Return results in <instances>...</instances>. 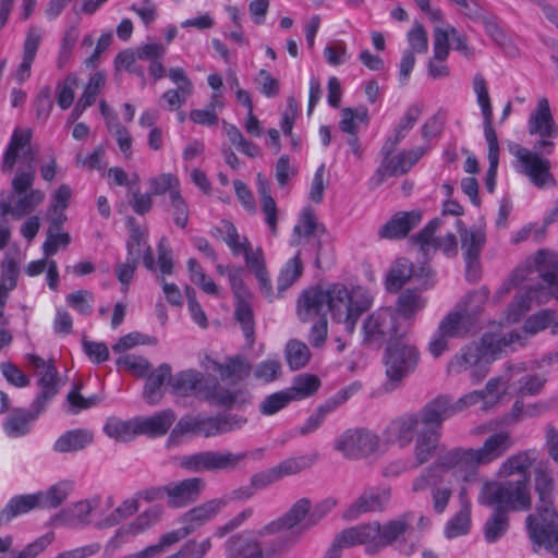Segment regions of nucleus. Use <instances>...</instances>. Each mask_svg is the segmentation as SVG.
<instances>
[{
  "instance_id": "39",
  "label": "nucleus",
  "mask_w": 558,
  "mask_h": 558,
  "mask_svg": "<svg viewBox=\"0 0 558 558\" xmlns=\"http://www.w3.org/2000/svg\"><path fill=\"white\" fill-rule=\"evenodd\" d=\"M169 385L174 393L190 396L196 392H204V376L195 369H186L170 376Z\"/></svg>"
},
{
  "instance_id": "49",
  "label": "nucleus",
  "mask_w": 558,
  "mask_h": 558,
  "mask_svg": "<svg viewBox=\"0 0 558 558\" xmlns=\"http://www.w3.org/2000/svg\"><path fill=\"white\" fill-rule=\"evenodd\" d=\"M426 305V300L417 290L407 289L400 293L397 300V316L412 318Z\"/></svg>"
},
{
  "instance_id": "2",
  "label": "nucleus",
  "mask_w": 558,
  "mask_h": 558,
  "mask_svg": "<svg viewBox=\"0 0 558 558\" xmlns=\"http://www.w3.org/2000/svg\"><path fill=\"white\" fill-rule=\"evenodd\" d=\"M527 132L539 138L535 141L532 149L515 143L509 146L510 154L515 158L514 167L537 189L555 186L556 179L550 172L551 162L547 156L556 149L558 125L553 118L547 98H541L536 109L530 114Z\"/></svg>"
},
{
  "instance_id": "21",
  "label": "nucleus",
  "mask_w": 558,
  "mask_h": 558,
  "mask_svg": "<svg viewBox=\"0 0 558 558\" xmlns=\"http://www.w3.org/2000/svg\"><path fill=\"white\" fill-rule=\"evenodd\" d=\"M513 445L514 440L508 430L490 434L480 448L472 449L476 470L502 458Z\"/></svg>"
},
{
  "instance_id": "46",
  "label": "nucleus",
  "mask_w": 558,
  "mask_h": 558,
  "mask_svg": "<svg viewBox=\"0 0 558 558\" xmlns=\"http://www.w3.org/2000/svg\"><path fill=\"white\" fill-rule=\"evenodd\" d=\"M558 319L557 314L553 310H542L533 315H531L523 325L522 335H536L539 331H543L547 328L550 329L553 335H558L555 332L557 330Z\"/></svg>"
},
{
  "instance_id": "7",
  "label": "nucleus",
  "mask_w": 558,
  "mask_h": 558,
  "mask_svg": "<svg viewBox=\"0 0 558 558\" xmlns=\"http://www.w3.org/2000/svg\"><path fill=\"white\" fill-rule=\"evenodd\" d=\"M247 420L238 414L216 415V416H183L179 420L172 429L169 441L184 434L193 436H203L206 438L230 433L242 428Z\"/></svg>"
},
{
  "instance_id": "24",
  "label": "nucleus",
  "mask_w": 558,
  "mask_h": 558,
  "mask_svg": "<svg viewBox=\"0 0 558 558\" xmlns=\"http://www.w3.org/2000/svg\"><path fill=\"white\" fill-rule=\"evenodd\" d=\"M205 488V481L199 477H191L179 482L169 483L163 487L169 506L182 508L195 502Z\"/></svg>"
},
{
  "instance_id": "55",
  "label": "nucleus",
  "mask_w": 558,
  "mask_h": 558,
  "mask_svg": "<svg viewBox=\"0 0 558 558\" xmlns=\"http://www.w3.org/2000/svg\"><path fill=\"white\" fill-rule=\"evenodd\" d=\"M555 484L550 470L546 462H538L534 465V489L539 501L553 499Z\"/></svg>"
},
{
  "instance_id": "58",
  "label": "nucleus",
  "mask_w": 558,
  "mask_h": 558,
  "mask_svg": "<svg viewBox=\"0 0 558 558\" xmlns=\"http://www.w3.org/2000/svg\"><path fill=\"white\" fill-rule=\"evenodd\" d=\"M470 506L469 504H463L461 510L457 512L446 524L445 527V536L447 538H456L461 535H465L471 527V519H470Z\"/></svg>"
},
{
  "instance_id": "12",
  "label": "nucleus",
  "mask_w": 558,
  "mask_h": 558,
  "mask_svg": "<svg viewBox=\"0 0 558 558\" xmlns=\"http://www.w3.org/2000/svg\"><path fill=\"white\" fill-rule=\"evenodd\" d=\"M325 226L317 220L312 208L305 207L300 215L298 223L293 227L289 243L295 247L311 245L314 248L315 266L320 268L322 259L325 256Z\"/></svg>"
},
{
  "instance_id": "23",
  "label": "nucleus",
  "mask_w": 558,
  "mask_h": 558,
  "mask_svg": "<svg viewBox=\"0 0 558 558\" xmlns=\"http://www.w3.org/2000/svg\"><path fill=\"white\" fill-rule=\"evenodd\" d=\"M423 429L441 433L442 423L456 414L451 399L448 396H438L428 401L417 413Z\"/></svg>"
},
{
  "instance_id": "38",
  "label": "nucleus",
  "mask_w": 558,
  "mask_h": 558,
  "mask_svg": "<svg viewBox=\"0 0 558 558\" xmlns=\"http://www.w3.org/2000/svg\"><path fill=\"white\" fill-rule=\"evenodd\" d=\"M492 508L493 511L483 525L484 539L488 544L498 542L510 529V512L501 508Z\"/></svg>"
},
{
  "instance_id": "10",
  "label": "nucleus",
  "mask_w": 558,
  "mask_h": 558,
  "mask_svg": "<svg viewBox=\"0 0 558 558\" xmlns=\"http://www.w3.org/2000/svg\"><path fill=\"white\" fill-rule=\"evenodd\" d=\"M541 280L547 296L551 295L558 301V255L547 250H539L534 257V266L526 265L519 268L512 280Z\"/></svg>"
},
{
  "instance_id": "14",
  "label": "nucleus",
  "mask_w": 558,
  "mask_h": 558,
  "mask_svg": "<svg viewBox=\"0 0 558 558\" xmlns=\"http://www.w3.org/2000/svg\"><path fill=\"white\" fill-rule=\"evenodd\" d=\"M378 447V436L365 428L347 429L333 444V449L350 460L366 458L374 453Z\"/></svg>"
},
{
  "instance_id": "62",
  "label": "nucleus",
  "mask_w": 558,
  "mask_h": 558,
  "mask_svg": "<svg viewBox=\"0 0 558 558\" xmlns=\"http://www.w3.org/2000/svg\"><path fill=\"white\" fill-rule=\"evenodd\" d=\"M151 195H163L172 191H180L179 179L171 173H161L148 180Z\"/></svg>"
},
{
  "instance_id": "32",
  "label": "nucleus",
  "mask_w": 558,
  "mask_h": 558,
  "mask_svg": "<svg viewBox=\"0 0 558 558\" xmlns=\"http://www.w3.org/2000/svg\"><path fill=\"white\" fill-rule=\"evenodd\" d=\"M204 398L218 407L227 409L242 407L250 401V395L246 391L241 389L232 391L218 383L213 387L204 388Z\"/></svg>"
},
{
  "instance_id": "28",
  "label": "nucleus",
  "mask_w": 558,
  "mask_h": 558,
  "mask_svg": "<svg viewBox=\"0 0 558 558\" xmlns=\"http://www.w3.org/2000/svg\"><path fill=\"white\" fill-rule=\"evenodd\" d=\"M142 245H145V236L137 230H134L126 243L128 256L125 263L118 264L117 278L120 283L128 289L133 279L134 271L142 256Z\"/></svg>"
},
{
  "instance_id": "53",
  "label": "nucleus",
  "mask_w": 558,
  "mask_h": 558,
  "mask_svg": "<svg viewBox=\"0 0 558 558\" xmlns=\"http://www.w3.org/2000/svg\"><path fill=\"white\" fill-rule=\"evenodd\" d=\"M16 195L19 198L13 205V217L17 219L33 213L45 199V193L33 186Z\"/></svg>"
},
{
  "instance_id": "17",
  "label": "nucleus",
  "mask_w": 558,
  "mask_h": 558,
  "mask_svg": "<svg viewBox=\"0 0 558 558\" xmlns=\"http://www.w3.org/2000/svg\"><path fill=\"white\" fill-rule=\"evenodd\" d=\"M391 499V489L388 486L368 487L343 512V519L356 520L367 512H381L386 510Z\"/></svg>"
},
{
  "instance_id": "40",
  "label": "nucleus",
  "mask_w": 558,
  "mask_h": 558,
  "mask_svg": "<svg viewBox=\"0 0 558 558\" xmlns=\"http://www.w3.org/2000/svg\"><path fill=\"white\" fill-rule=\"evenodd\" d=\"M93 441V434L87 429H71L62 434L53 444L52 449L58 453L76 452L86 448Z\"/></svg>"
},
{
  "instance_id": "51",
  "label": "nucleus",
  "mask_w": 558,
  "mask_h": 558,
  "mask_svg": "<svg viewBox=\"0 0 558 558\" xmlns=\"http://www.w3.org/2000/svg\"><path fill=\"white\" fill-rule=\"evenodd\" d=\"M74 484L71 481H61L54 485H52L46 492L37 493L39 496V505L40 508H57L59 507L66 498L70 493L73 490Z\"/></svg>"
},
{
  "instance_id": "6",
  "label": "nucleus",
  "mask_w": 558,
  "mask_h": 558,
  "mask_svg": "<svg viewBox=\"0 0 558 558\" xmlns=\"http://www.w3.org/2000/svg\"><path fill=\"white\" fill-rule=\"evenodd\" d=\"M420 362L417 348L403 340H396L386 349L384 363L386 367V381L381 388L385 392H391L399 388L405 377L412 374Z\"/></svg>"
},
{
  "instance_id": "41",
  "label": "nucleus",
  "mask_w": 558,
  "mask_h": 558,
  "mask_svg": "<svg viewBox=\"0 0 558 558\" xmlns=\"http://www.w3.org/2000/svg\"><path fill=\"white\" fill-rule=\"evenodd\" d=\"M423 111L422 105L413 104L411 105L403 117L400 119L398 125L395 129L393 136H390L384 143V149L386 151L390 149H396L399 143L407 136V134L412 130L414 124L420 119Z\"/></svg>"
},
{
  "instance_id": "37",
  "label": "nucleus",
  "mask_w": 558,
  "mask_h": 558,
  "mask_svg": "<svg viewBox=\"0 0 558 558\" xmlns=\"http://www.w3.org/2000/svg\"><path fill=\"white\" fill-rule=\"evenodd\" d=\"M463 257L480 256L486 242L485 230L481 227L466 229L461 220L457 221Z\"/></svg>"
},
{
  "instance_id": "27",
  "label": "nucleus",
  "mask_w": 558,
  "mask_h": 558,
  "mask_svg": "<svg viewBox=\"0 0 558 558\" xmlns=\"http://www.w3.org/2000/svg\"><path fill=\"white\" fill-rule=\"evenodd\" d=\"M45 410H38L35 402H32L28 410L22 408L13 409L3 421V430L11 438H19L27 435L32 424Z\"/></svg>"
},
{
  "instance_id": "33",
  "label": "nucleus",
  "mask_w": 558,
  "mask_h": 558,
  "mask_svg": "<svg viewBox=\"0 0 558 558\" xmlns=\"http://www.w3.org/2000/svg\"><path fill=\"white\" fill-rule=\"evenodd\" d=\"M228 558H262L263 551L259 543L251 533H241L226 542Z\"/></svg>"
},
{
  "instance_id": "56",
  "label": "nucleus",
  "mask_w": 558,
  "mask_h": 558,
  "mask_svg": "<svg viewBox=\"0 0 558 558\" xmlns=\"http://www.w3.org/2000/svg\"><path fill=\"white\" fill-rule=\"evenodd\" d=\"M100 506V497L94 496L90 499L77 501L70 506L64 514L69 515L72 525H87L90 523L89 515Z\"/></svg>"
},
{
  "instance_id": "29",
  "label": "nucleus",
  "mask_w": 558,
  "mask_h": 558,
  "mask_svg": "<svg viewBox=\"0 0 558 558\" xmlns=\"http://www.w3.org/2000/svg\"><path fill=\"white\" fill-rule=\"evenodd\" d=\"M433 465H437V471L440 469L448 471L457 469L464 472V480L468 481L470 475L476 472V465L472 454V448H453L438 457Z\"/></svg>"
},
{
  "instance_id": "18",
  "label": "nucleus",
  "mask_w": 558,
  "mask_h": 558,
  "mask_svg": "<svg viewBox=\"0 0 558 558\" xmlns=\"http://www.w3.org/2000/svg\"><path fill=\"white\" fill-rule=\"evenodd\" d=\"M162 515L160 506H153L140 513L131 523L119 527L114 535L109 539L106 550L116 551L131 536L138 535L155 524H157Z\"/></svg>"
},
{
  "instance_id": "1",
  "label": "nucleus",
  "mask_w": 558,
  "mask_h": 558,
  "mask_svg": "<svg viewBox=\"0 0 558 558\" xmlns=\"http://www.w3.org/2000/svg\"><path fill=\"white\" fill-rule=\"evenodd\" d=\"M371 306L372 298L362 287L331 283L303 290L298 299L296 314L301 322L306 323L330 313L332 319L343 324L344 330L352 335L361 315Z\"/></svg>"
},
{
  "instance_id": "60",
  "label": "nucleus",
  "mask_w": 558,
  "mask_h": 558,
  "mask_svg": "<svg viewBox=\"0 0 558 558\" xmlns=\"http://www.w3.org/2000/svg\"><path fill=\"white\" fill-rule=\"evenodd\" d=\"M140 505L137 498L125 499L118 508H116L102 522L99 527H110L118 525L120 522L130 518L138 511Z\"/></svg>"
},
{
  "instance_id": "22",
  "label": "nucleus",
  "mask_w": 558,
  "mask_h": 558,
  "mask_svg": "<svg viewBox=\"0 0 558 558\" xmlns=\"http://www.w3.org/2000/svg\"><path fill=\"white\" fill-rule=\"evenodd\" d=\"M227 506L228 500L226 498L206 500L183 513L179 522L192 534L214 520Z\"/></svg>"
},
{
  "instance_id": "3",
  "label": "nucleus",
  "mask_w": 558,
  "mask_h": 558,
  "mask_svg": "<svg viewBox=\"0 0 558 558\" xmlns=\"http://www.w3.org/2000/svg\"><path fill=\"white\" fill-rule=\"evenodd\" d=\"M537 459L534 449L509 456L499 465L496 476L482 486L478 501L483 506L505 509L508 512L529 511L532 508L530 470Z\"/></svg>"
},
{
  "instance_id": "15",
  "label": "nucleus",
  "mask_w": 558,
  "mask_h": 558,
  "mask_svg": "<svg viewBox=\"0 0 558 558\" xmlns=\"http://www.w3.org/2000/svg\"><path fill=\"white\" fill-rule=\"evenodd\" d=\"M362 329L367 344L380 345L387 340H398L397 314L390 307L379 308L366 317Z\"/></svg>"
},
{
  "instance_id": "13",
  "label": "nucleus",
  "mask_w": 558,
  "mask_h": 558,
  "mask_svg": "<svg viewBox=\"0 0 558 558\" xmlns=\"http://www.w3.org/2000/svg\"><path fill=\"white\" fill-rule=\"evenodd\" d=\"M489 291L482 287L468 295V304L463 311L447 314L439 323L437 329L450 339L463 338L470 331V315L481 311L488 300Z\"/></svg>"
},
{
  "instance_id": "30",
  "label": "nucleus",
  "mask_w": 558,
  "mask_h": 558,
  "mask_svg": "<svg viewBox=\"0 0 558 558\" xmlns=\"http://www.w3.org/2000/svg\"><path fill=\"white\" fill-rule=\"evenodd\" d=\"M41 41V31L37 26H29L23 44V58L17 66L14 77L17 83H24L31 76L32 64L36 58Z\"/></svg>"
},
{
  "instance_id": "50",
  "label": "nucleus",
  "mask_w": 558,
  "mask_h": 558,
  "mask_svg": "<svg viewBox=\"0 0 558 558\" xmlns=\"http://www.w3.org/2000/svg\"><path fill=\"white\" fill-rule=\"evenodd\" d=\"M414 275L412 263L407 258H398L391 266L386 279L387 289L399 291Z\"/></svg>"
},
{
  "instance_id": "26",
  "label": "nucleus",
  "mask_w": 558,
  "mask_h": 558,
  "mask_svg": "<svg viewBox=\"0 0 558 558\" xmlns=\"http://www.w3.org/2000/svg\"><path fill=\"white\" fill-rule=\"evenodd\" d=\"M311 508V500L308 498H301L291 506L287 513L264 526L258 534L267 535L278 533L283 530H292L302 523L306 517H310Z\"/></svg>"
},
{
  "instance_id": "9",
  "label": "nucleus",
  "mask_w": 558,
  "mask_h": 558,
  "mask_svg": "<svg viewBox=\"0 0 558 558\" xmlns=\"http://www.w3.org/2000/svg\"><path fill=\"white\" fill-rule=\"evenodd\" d=\"M522 266L521 268H523ZM518 267L510 276L509 281L505 282L496 292L494 300L499 302L509 294L512 287H520L524 292L519 294L515 300L508 306L506 319L508 323H517L531 308L532 301L545 303L548 300L547 292L541 280L526 279L524 282L513 281V275Z\"/></svg>"
},
{
  "instance_id": "48",
  "label": "nucleus",
  "mask_w": 558,
  "mask_h": 558,
  "mask_svg": "<svg viewBox=\"0 0 558 558\" xmlns=\"http://www.w3.org/2000/svg\"><path fill=\"white\" fill-rule=\"evenodd\" d=\"M304 266L301 259V251H298L293 257L288 259L279 271L277 278V289L279 293L284 292L294 284L303 275Z\"/></svg>"
},
{
  "instance_id": "42",
  "label": "nucleus",
  "mask_w": 558,
  "mask_h": 558,
  "mask_svg": "<svg viewBox=\"0 0 558 558\" xmlns=\"http://www.w3.org/2000/svg\"><path fill=\"white\" fill-rule=\"evenodd\" d=\"M170 375L171 367L168 364H161L148 375L143 390V398L148 404L155 405L161 400L163 384L166 379L170 378Z\"/></svg>"
},
{
  "instance_id": "47",
  "label": "nucleus",
  "mask_w": 558,
  "mask_h": 558,
  "mask_svg": "<svg viewBox=\"0 0 558 558\" xmlns=\"http://www.w3.org/2000/svg\"><path fill=\"white\" fill-rule=\"evenodd\" d=\"M234 318L241 325L248 345L252 347L255 341V320L252 308V299L235 301Z\"/></svg>"
},
{
  "instance_id": "45",
  "label": "nucleus",
  "mask_w": 558,
  "mask_h": 558,
  "mask_svg": "<svg viewBox=\"0 0 558 558\" xmlns=\"http://www.w3.org/2000/svg\"><path fill=\"white\" fill-rule=\"evenodd\" d=\"M104 432L108 437L114 438L118 441H130L140 435L137 417L129 421L109 417L104 426Z\"/></svg>"
},
{
  "instance_id": "8",
  "label": "nucleus",
  "mask_w": 558,
  "mask_h": 558,
  "mask_svg": "<svg viewBox=\"0 0 558 558\" xmlns=\"http://www.w3.org/2000/svg\"><path fill=\"white\" fill-rule=\"evenodd\" d=\"M525 523L533 544L558 556V513L554 508L553 499L538 500L536 513L529 514Z\"/></svg>"
},
{
  "instance_id": "35",
  "label": "nucleus",
  "mask_w": 558,
  "mask_h": 558,
  "mask_svg": "<svg viewBox=\"0 0 558 558\" xmlns=\"http://www.w3.org/2000/svg\"><path fill=\"white\" fill-rule=\"evenodd\" d=\"M440 436L441 433H438L437 430L434 432L422 428L417 432L413 451L414 468H418L432 459L438 448Z\"/></svg>"
},
{
  "instance_id": "20",
  "label": "nucleus",
  "mask_w": 558,
  "mask_h": 558,
  "mask_svg": "<svg viewBox=\"0 0 558 558\" xmlns=\"http://www.w3.org/2000/svg\"><path fill=\"white\" fill-rule=\"evenodd\" d=\"M526 337L520 331H510L507 333H484L481 339V354L488 363V360H495L501 353L513 352L518 348L524 347Z\"/></svg>"
},
{
  "instance_id": "54",
  "label": "nucleus",
  "mask_w": 558,
  "mask_h": 558,
  "mask_svg": "<svg viewBox=\"0 0 558 558\" xmlns=\"http://www.w3.org/2000/svg\"><path fill=\"white\" fill-rule=\"evenodd\" d=\"M317 453L302 454L299 457L288 458L277 464L275 468L279 480L286 476L298 474L306 469H310L317 461Z\"/></svg>"
},
{
  "instance_id": "16",
  "label": "nucleus",
  "mask_w": 558,
  "mask_h": 558,
  "mask_svg": "<svg viewBox=\"0 0 558 558\" xmlns=\"http://www.w3.org/2000/svg\"><path fill=\"white\" fill-rule=\"evenodd\" d=\"M466 371L470 372L473 384H478L488 374L487 362L484 361L481 349L476 343L464 345L448 362L447 372L449 375H459Z\"/></svg>"
},
{
  "instance_id": "5",
  "label": "nucleus",
  "mask_w": 558,
  "mask_h": 558,
  "mask_svg": "<svg viewBox=\"0 0 558 558\" xmlns=\"http://www.w3.org/2000/svg\"><path fill=\"white\" fill-rule=\"evenodd\" d=\"M411 521L412 514L404 513L384 525L376 521L360 524L343 530L341 539L349 544L364 545L367 554H375L399 541L410 529Z\"/></svg>"
},
{
  "instance_id": "61",
  "label": "nucleus",
  "mask_w": 558,
  "mask_h": 558,
  "mask_svg": "<svg viewBox=\"0 0 558 558\" xmlns=\"http://www.w3.org/2000/svg\"><path fill=\"white\" fill-rule=\"evenodd\" d=\"M187 269L190 271L191 281L197 284L205 293L210 295H219V289L216 283L208 279L205 272L203 271L202 266L195 258H190L187 260Z\"/></svg>"
},
{
  "instance_id": "44",
  "label": "nucleus",
  "mask_w": 558,
  "mask_h": 558,
  "mask_svg": "<svg viewBox=\"0 0 558 558\" xmlns=\"http://www.w3.org/2000/svg\"><path fill=\"white\" fill-rule=\"evenodd\" d=\"M39 498L36 494L13 497L1 510L0 521L9 522L17 515L27 513L35 508H40Z\"/></svg>"
},
{
  "instance_id": "36",
  "label": "nucleus",
  "mask_w": 558,
  "mask_h": 558,
  "mask_svg": "<svg viewBox=\"0 0 558 558\" xmlns=\"http://www.w3.org/2000/svg\"><path fill=\"white\" fill-rule=\"evenodd\" d=\"M420 417L415 413L402 415L390 423L387 428L389 439L407 446L413 440V435L417 430Z\"/></svg>"
},
{
  "instance_id": "4",
  "label": "nucleus",
  "mask_w": 558,
  "mask_h": 558,
  "mask_svg": "<svg viewBox=\"0 0 558 558\" xmlns=\"http://www.w3.org/2000/svg\"><path fill=\"white\" fill-rule=\"evenodd\" d=\"M37 150L32 146L31 130H15L2 155L0 169L3 173H9L14 169L17 160L26 163L25 168H19L12 179L11 187L13 194H21L33 186L36 178L34 162Z\"/></svg>"
},
{
  "instance_id": "63",
  "label": "nucleus",
  "mask_w": 558,
  "mask_h": 558,
  "mask_svg": "<svg viewBox=\"0 0 558 558\" xmlns=\"http://www.w3.org/2000/svg\"><path fill=\"white\" fill-rule=\"evenodd\" d=\"M77 76L73 73L69 74L63 82L57 85V104L65 110L71 107L74 100V88L77 86Z\"/></svg>"
},
{
  "instance_id": "57",
  "label": "nucleus",
  "mask_w": 558,
  "mask_h": 558,
  "mask_svg": "<svg viewBox=\"0 0 558 558\" xmlns=\"http://www.w3.org/2000/svg\"><path fill=\"white\" fill-rule=\"evenodd\" d=\"M284 353L287 363L293 371L303 368L311 357L308 347L304 342L295 339L288 341Z\"/></svg>"
},
{
  "instance_id": "64",
  "label": "nucleus",
  "mask_w": 558,
  "mask_h": 558,
  "mask_svg": "<svg viewBox=\"0 0 558 558\" xmlns=\"http://www.w3.org/2000/svg\"><path fill=\"white\" fill-rule=\"evenodd\" d=\"M508 380L497 376L490 378L485 388L481 390L485 398V409H490L499 402L506 391Z\"/></svg>"
},
{
  "instance_id": "31",
  "label": "nucleus",
  "mask_w": 558,
  "mask_h": 558,
  "mask_svg": "<svg viewBox=\"0 0 558 558\" xmlns=\"http://www.w3.org/2000/svg\"><path fill=\"white\" fill-rule=\"evenodd\" d=\"M395 150L396 149H390L386 151L384 146L381 147V161L373 178L377 185L383 183L387 177L401 175L411 169V163L408 162V159L405 156H403L402 151L396 156H392Z\"/></svg>"
},
{
  "instance_id": "11",
  "label": "nucleus",
  "mask_w": 558,
  "mask_h": 558,
  "mask_svg": "<svg viewBox=\"0 0 558 558\" xmlns=\"http://www.w3.org/2000/svg\"><path fill=\"white\" fill-rule=\"evenodd\" d=\"M246 456L245 452L206 450L182 456L179 465L193 473L234 471Z\"/></svg>"
},
{
  "instance_id": "43",
  "label": "nucleus",
  "mask_w": 558,
  "mask_h": 558,
  "mask_svg": "<svg viewBox=\"0 0 558 558\" xmlns=\"http://www.w3.org/2000/svg\"><path fill=\"white\" fill-rule=\"evenodd\" d=\"M211 367L219 373L221 379L243 380L251 373V365L242 355L228 357L226 363L210 361Z\"/></svg>"
},
{
  "instance_id": "34",
  "label": "nucleus",
  "mask_w": 558,
  "mask_h": 558,
  "mask_svg": "<svg viewBox=\"0 0 558 558\" xmlns=\"http://www.w3.org/2000/svg\"><path fill=\"white\" fill-rule=\"evenodd\" d=\"M175 421V413L170 410H163L147 417H137L140 435H146L151 438L163 436Z\"/></svg>"
},
{
  "instance_id": "25",
  "label": "nucleus",
  "mask_w": 558,
  "mask_h": 558,
  "mask_svg": "<svg viewBox=\"0 0 558 558\" xmlns=\"http://www.w3.org/2000/svg\"><path fill=\"white\" fill-rule=\"evenodd\" d=\"M422 220L420 210L399 211L378 230V236L386 240L405 238Z\"/></svg>"
},
{
  "instance_id": "19",
  "label": "nucleus",
  "mask_w": 558,
  "mask_h": 558,
  "mask_svg": "<svg viewBox=\"0 0 558 558\" xmlns=\"http://www.w3.org/2000/svg\"><path fill=\"white\" fill-rule=\"evenodd\" d=\"M27 361L37 372L44 371L38 380L40 392L33 402L38 410H46L47 403L58 393V371L52 360L46 362L38 355L28 354Z\"/></svg>"
},
{
  "instance_id": "59",
  "label": "nucleus",
  "mask_w": 558,
  "mask_h": 558,
  "mask_svg": "<svg viewBox=\"0 0 558 558\" xmlns=\"http://www.w3.org/2000/svg\"><path fill=\"white\" fill-rule=\"evenodd\" d=\"M361 389L360 383H353L345 388L337 391L335 395L326 399L317 409L327 416L344 404L354 393Z\"/></svg>"
},
{
  "instance_id": "52",
  "label": "nucleus",
  "mask_w": 558,
  "mask_h": 558,
  "mask_svg": "<svg viewBox=\"0 0 558 558\" xmlns=\"http://www.w3.org/2000/svg\"><path fill=\"white\" fill-rule=\"evenodd\" d=\"M320 387L319 379L312 374H301L294 377L291 387L287 388L292 401H299L313 396Z\"/></svg>"
}]
</instances>
